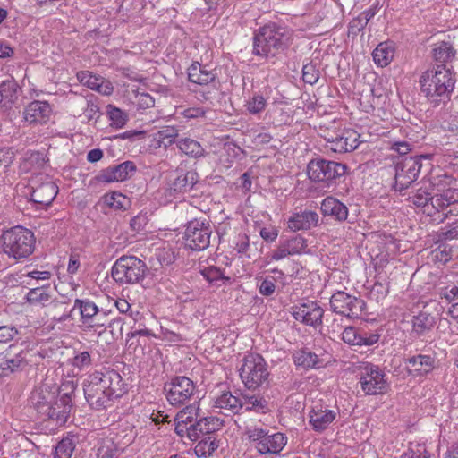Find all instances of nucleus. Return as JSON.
Wrapping results in <instances>:
<instances>
[{"mask_svg":"<svg viewBox=\"0 0 458 458\" xmlns=\"http://www.w3.org/2000/svg\"><path fill=\"white\" fill-rule=\"evenodd\" d=\"M85 399L97 411L110 407L126 392L121 375L114 369L95 371L83 383Z\"/></svg>","mask_w":458,"mask_h":458,"instance_id":"obj_1","label":"nucleus"},{"mask_svg":"<svg viewBox=\"0 0 458 458\" xmlns=\"http://www.w3.org/2000/svg\"><path fill=\"white\" fill-rule=\"evenodd\" d=\"M290 41L291 32L286 27L270 22L255 32L252 54L262 57H274L279 51L286 49Z\"/></svg>","mask_w":458,"mask_h":458,"instance_id":"obj_2","label":"nucleus"},{"mask_svg":"<svg viewBox=\"0 0 458 458\" xmlns=\"http://www.w3.org/2000/svg\"><path fill=\"white\" fill-rule=\"evenodd\" d=\"M420 83L428 100L437 106L449 98L454 87V79L445 65H437L436 69L423 72Z\"/></svg>","mask_w":458,"mask_h":458,"instance_id":"obj_3","label":"nucleus"},{"mask_svg":"<svg viewBox=\"0 0 458 458\" xmlns=\"http://www.w3.org/2000/svg\"><path fill=\"white\" fill-rule=\"evenodd\" d=\"M215 407L223 410L226 415L250 411L266 413L268 410L267 401L260 394H241L238 396L230 391L216 397Z\"/></svg>","mask_w":458,"mask_h":458,"instance_id":"obj_4","label":"nucleus"},{"mask_svg":"<svg viewBox=\"0 0 458 458\" xmlns=\"http://www.w3.org/2000/svg\"><path fill=\"white\" fill-rule=\"evenodd\" d=\"M3 250L10 258L21 259L28 258L35 250L34 233L22 226H14L5 231L2 236Z\"/></svg>","mask_w":458,"mask_h":458,"instance_id":"obj_5","label":"nucleus"},{"mask_svg":"<svg viewBox=\"0 0 458 458\" xmlns=\"http://www.w3.org/2000/svg\"><path fill=\"white\" fill-rule=\"evenodd\" d=\"M148 272L146 263L135 256L123 255L116 259L111 269L113 279L120 284L140 283Z\"/></svg>","mask_w":458,"mask_h":458,"instance_id":"obj_6","label":"nucleus"},{"mask_svg":"<svg viewBox=\"0 0 458 458\" xmlns=\"http://www.w3.org/2000/svg\"><path fill=\"white\" fill-rule=\"evenodd\" d=\"M346 171V165L325 158L311 159L307 165L309 179L327 187L335 184L345 175Z\"/></svg>","mask_w":458,"mask_h":458,"instance_id":"obj_7","label":"nucleus"},{"mask_svg":"<svg viewBox=\"0 0 458 458\" xmlns=\"http://www.w3.org/2000/svg\"><path fill=\"white\" fill-rule=\"evenodd\" d=\"M240 377L248 389H257L268 383L269 372L264 358L257 353H250L242 359L239 369Z\"/></svg>","mask_w":458,"mask_h":458,"instance_id":"obj_8","label":"nucleus"},{"mask_svg":"<svg viewBox=\"0 0 458 458\" xmlns=\"http://www.w3.org/2000/svg\"><path fill=\"white\" fill-rule=\"evenodd\" d=\"M431 154L406 157L396 162L394 189L402 192L414 182L422 167V160H430Z\"/></svg>","mask_w":458,"mask_h":458,"instance_id":"obj_9","label":"nucleus"},{"mask_svg":"<svg viewBox=\"0 0 458 458\" xmlns=\"http://www.w3.org/2000/svg\"><path fill=\"white\" fill-rule=\"evenodd\" d=\"M211 225L207 219H193L185 225L183 240L185 247L195 251L206 250L210 244Z\"/></svg>","mask_w":458,"mask_h":458,"instance_id":"obj_10","label":"nucleus"},{"mask_svg":"<svg viewBox=\"0 0 458 458\" xmlns=\"http://www.w3.org/2000/svg\"><path fill=\"white\" fill-rule=\"evenodd\" d=\"M164 391L168 403L173 406H182L191 401L197 393L195 383L185 376L174 377L165 384Z\"/></svg>","mask_w":458,"mask_h":458,"instance_id":"obj_11","label":"nucleus"},{"mask_svg":"<svg viewBox=\"0 0 458 458\" xmlns=\"http://www.w3.org/2000/svg\"><path fill=\"white\" fill-rule=\"evenodd\" d=\"M360 384L362 391L369 395L384 394L389 387L386 373L372 363H366L361 367Z\"/></svg>","mask_w":458,"mask_h":458,"instance_id":"obj_12","label":"nucleus"},{"mask_svg":"<svg viewBox=\"0 0 458 458\" xmlns=\"http://www.w3.org/2000/svg\"><path fill=\"white\" fill-rule=\"evenodd\" d=\"M74 390L75 385L72 381L64 383L60 388L64 393L54 401L50 406L49 414H46L45 419L55 421L57 426L65 424L72 406V394Z\"/></svg>","mask_w":458,"mask_h":458,"instance_id":"obj_13","label":"nucleus"},{"mask_svg":"<svg viewBox=\"0 0 458 458\" xmlns=\"http://www.w3.org/2000/svg\"><path fill=\"white\" fill-rule=\"evenodd\" d=\"M330 308L335 313L348 318H357L361 315L365 302L356 296L338 291L330 298Z\"/></svg>","mask_w":458,"mask_h":458,"instance_id":"obj_14","label":"nucleus"},{"mask_svg":"<svg viewBox=\"0 0 458 458\" xmlns=\"http://www.w3.org/2000/svg\"><path fill=\"white\" fill-rule=\"evenodd\" d=\"M431 208H434V215L443 213L440 222L451 216H458V189L448 188L440 193L434 194Z\"/></svg>","mask_w":458,"mask_h":458,"instance_id":"obj_15","label":"nucleus"},{"mask_svg":"<svg viewBox=\"0 0 458 458\" xmlns=\"http://www.w3.org/2000/svg\"><path fill=\"white\" fill-rule=\"evenodd\" d=\"M324 310L315 301H308L295 307L293 312V318L301 323L314 327L322 324Z\"/></svg>","mask_w":458,"mask_h":458,"instance_id":"obj_16","label":"nucleus"},{"mask_svg":"<svg viewBox=\"0 0 458 458\" xmlns=\"http://www.w3.org/2000/svg\"><path fill=\"white\" fill-rule=\"evenodd\" d=\"M135 171V164L132 161H125L102 170L98 179L104 182H123L130 178Z\"/></svg>","mask_w":458,"mask_h":458,"instance_id":"obj_17","label":"nucleus"},{"mask_svg":"<svg viewBox=\"0 0 458 458\" xmlns=\"http://www.w3.org/2000/svg\"><path fill=\"white\" fill-rule=\"evenodd\" d=\"M77 79L81 84L102 95L109 96L114 91V87L111 81L101 76L95 75L89 71L79 72L77 73Z\"/></svg>","mask_w":458,"mask_h":458,"instance_id":"obj_18","label":"nucleus"},{"mask_svg":"<svg viewBox=\"0 0 458 458\" xmlns=\"http://www.w3.org/2000/svg\"><path fill=\"white\" fill-rule=\"evenodd\" d=\"M328 148L335 153L350 152L357 148L358 136L353 131H346L342 134L327 138Z\"/></svg>","mask_w":458,"mask_h":458,"instance_id":"obj_19","label":"nucleus"},{"mask_svg":"<svg viewBox=\"0 0 458 458\" xmlns=\"http://www.w3.org/2000/svg\"><path fill=\"white\" fill-rule=\"evenodd\" d=\"M57 193L58 187L53 182L47 181L33 188L30 200L43 208L52 204Z\"/></svg>","mask_w":458,"mask_h":458,"instance_id":"obj_20","label":"nucleus"},{"mask_svg":"<svg viewBox=\"0 0 458 458\" xmlns=\"http://www.w3.org/2000/svg\"><path fill=\"white\" fill-rule=\"evenodd\" d=\"M319 216L317 212L312 210H304L293 213L287 222L288 228L293 232L300 230H309L317 226Z\"/></svg>","mask_w":458,"mask_h":458,"instance_id":"obj_21","label":"nucleus"},{"mask_svg":"<svg viewBox=\"0 0 458 458\" xmlns=\"http://www.w3.org/2000/svg\"><path fill=\"white\" fill-rule=\"evenodd\" d=\"M26 354L25 351H21L14 355L8 352L0 360V377H8L14 372L22 370L28 365Z\"/></svg>","mask_w":458,"mask_h":458,"instance_id":"obj_22","label":"nucleus"},{"mask_svg":"<svg viewBox=\"0 0 458 458\" xmlns=\"http://www.w3.org/2000/svg\"><path fill=\"white\" fill-rule=\"evenodd\" d=\"M52 108L47 101L35 100L24 109V119L30 123H46L50 117Z\"/></svg>","mask_w":458,"mask_h":458,"instance_id":"obj_23","label":"nucleus"},{"mask_svg":"<svg viewBox=\"0 0 458 458\" xmlns=\"http://www.w3.org/2000/svg\"><path fill=\"white\" fill-rule=\"evenodd\" d=\"M188 79L192 83L209 85L216 82L217 74L215 70L208 69V65L195 62L188 68Z\"/></svg>","mask_w":458,"mask_h":458,"instance_id":"obj_24","label":"nucleus"},{"mask_svg":"<svg viewBox=\"0 0 458 458\" xmlns=\"http://www.w3.org/2000/svg\"><path fill=\"white\" fill-rule=\"evenodd\" d=\"M407 363L412 368L414 376L423 377L435 369L437 361L435 356L418 354L409 358Z\"/></svg>","mask_w":458,"mask_h":458,"instance_id":"obj_25","label":"nucleus"},{"mask_svg":"<svg viewBox=\"0 0 458 458\" xmlns=\"http://www.w3.org/2000/svg\"><path fill=\"white\" fill-rule=\"evenodd\" d=\"M285 445L286 438L284 434H269L267 432L263 440H261V442H258V445H256L255 447L261 454H278L282 451Z\"/></svg>","mask_w":458,"mask_h":458,"instance_id":"obj_26","label":"nucleus"},{"mask_svg":"<svg viewBox=\"0 0 458 458\" xmlns=\"http://www.w3.org/2000/svg\"><path fill=\"white\" fill-rule=\"evenodd\" d=\"M335 416L332 410L312 409L309 413V422L313 430L322 432L334 421Z\"/></svg>","mask_w":458,"mask_h":458,"instance_id":"obj_27","label":"nucleus"},{"mask_svg":"<svg viewBox=\"0 0 458 458\" xmlns=\"http://www.w3.org/2000/svg\"><path fill=\"white\" fill-rule=\"evenodd\" d=\"M321 211L324 216H333L339 222L345 221L348 217V208L333 197H327L322 201Z\"/></svg>","mask_w":458,"mask_h":458,"instance_id":"obj_28","label":"nucleus"},{"mask_svg":"<svg viewBox=\"0 0 458 458\" xmlns=\"http://www.w3.org/2000/svg\"><path fill=\"white\" fill-rule=\"evenodd\" d=\"M199 181V174L194 170L180 173L170 185L174 194L190 191Z\"/></svg>","mask_w":458,"mask_h":458,"instance_id":"obj_29","label":"nucleus"},{"mask_svg":"<svg viewBox=\"0 0 458 458\" xmlns=\"http://www.w3.org/2000/svg\"><path fill=\"white\" fill-rule=\"evenodd\" d=\"M55 399V393L47 389H40L39 391L34 392L30 398L32 405L37 410L38 413L41 414L43 417H45L46 414H49L50 406Z\"/></svg>","mask_w":458,"mask_h":458,"instance_id":"obj_30","label":"nucleus"},{"mask_svg":"<svg viewBox=\"0 0 458 458\" xmlns=\"http://www.w3.org/2000/svg\"><path fill=\"white\" fill-rule=\"evenodd\" d=\"M19 85L13 78L4 81L0 84V106L10 107L18 98Z\"/></svg>","mask_w":458,"mask_h":458,"instance_id":"obj_31","label":"nucleus"},{"mask_svg":"<svg viewBox=\"0 0 458 458\" xmlns=\"http://www.w3.org/2000/svg\"><path fill=\"white\" fill-rule=\"evenodd\" d=\"M433 197L434 195L428 188L420 187L410 198L413 205L421 208L424 214L432 216H434V208H431Z\"/></svg>","mask_w":458,"mask_h":458,"instance_id":"obj_32","label":"nucleus"},{"mask_svg":"<svg viewBox=\"0 0 458 458\" xmlns=\"http://www.w3.org/2000/svg\"><path fill=\"white\" fill-rule=\"evenodd\" d=\"M394 48L392 42L386 41L377 45L373 51L374 62L380 67H386L393 60Z\"/></svg>","mask_w":458,"mask_h":458,"instance_id":"obj_33","label":"nucleus"},{"mask_svg":"<svg viewBox=\"0 0 458 458\" xmlns=\"http://www.w3.org/2000/svg\"><path fill=\"white\" fill-rule=\"evenodd\" d=\"M293 358L296 366L302 367L306 369L320 367V364L322 363L316 353L307 349L295 352Z\"/></svg>","mask_w":458,"mask_h":458,"instance_id":"obj_34","label":"nucleus"},{"mask_svg":"<svg viewBox=\"0 0 458 458\" xmlns=\"http://www.w3.org/2000/svg\"><path fill=\"white\" fill-rule=\"evenodd\" d=\"M122 450L112 438H102L96 445L97 458H119Z\"/></svg>","mask_w":458,"mask_h":458,"instance_id":"obj_35","label":"nucleus"},{"mask_svg":"<svg viewBox=\"0 0 458 458\" xmlns=\"http://www.w3.org/2000/svg\"><path fill=\"white\" fill-rule=\"evenodd\" d=\"M224 423L223 420L217 417H201L199 415V420L194 423V428L197 429L196 432L200 434L209 435L222 428Z\"/></svg>","mask_w":458,"mask_h":458,"instance_id":"obj_36","label":"nucleus"},{"mask_svg":"<svg viewBox=\"0 0 458 458\" xmlns=\"http://www.w3.org/2000/svg\"><path fill=\"white\" fill-rule=\"evenodd\" d=\"M435 325V318L427 311H420L412 318V332L417 335H425Z\"/></svg>","mask_w":458,"mask_h":458,"instance_id":"obj_37","label":"nucleus"},{"mask_svg":"<svg viewBox=\"0 0 458 458\" xmlns=\"http://www.w3.org/2000/svg\"><path fill=\"white\" fill-rule=\"evenodd\" d=\"M179 149L190 157L199 158L205 156L200 143L191 138H182L176 141Z\"/></svg>","mask_w":458,"mask_h":458,"instance_id":"obj_38","label":"nucleus"},{"mask_svg":"<svg viewBox=\"0 0 458 458\" xmlns=\"http://www.w3.org/2000/svg\"><path fill=\"white\" fill-rule=\"evenodd\" d=\"M50 284H44L30 289L26 294V300L30 304H41L43 306L51 301Z\"/></svg>","mask_w":458,"mask_h":458,"instance_id":"obj_39","label":"nucleus"},{"mask_svg":"<svg viewBox=\"0 0 458 458\" xmlns=\"http://www.w3.org/2000/svg\"><path fill=\"white\" fill-rule=\"evenodd\" d=\"M178 129L174 126H165L161 130L157 131L154 134V140L157 142L158 147L168 148L174 142L178 137Z\"/></svg>","mask_w":458,"mask_h":458,"instance_id":"obj_40","label":"nucleus"},{"mask_svg":"<svg viewBox=\"0 0 458 458\" xmlns=\"http://www.w3.org/2000/svg\"><path fill=\"white\" fill-rule=\"evenodd\" d=\"M75 446V437L68 435L57 443L54 452V458H71Z\"/></svg>","mask_w":458,"mask_h":458,"instance_id":"obj_41","label":"nucleus"},{"mask_svg":"<svg viewBox=\"0 0 458 458\" xmlns=\"http://www.w3.org/2000/svg\"><path fill=\"white\" fill-rule=\"evenodd\" d=\"M432 54L437 62L445 64L454 57L455 50L449 42L442 41L436 45L432 50Z\"/></svg>","mask_w":458,"mask_h":458,"instance_id":"obj_42","label":"nucleus"},{"mask_svg":"<svg viewBox=\"0 0 458 458\" xmlns=\"http://www.w3.org/2000/svg\"><path fill=\"white\" fill-rule=\"evenodd\" d=\"M218 443L215 437L208 436L196 445L194 452L198 457L210 456L218 448Z\"/></svg>","mask_w":458,"mask_h":458,"instance_id":"obj_43","label":"nucleus"},{"mask_svg":"<svg viewBox=\"0 0 458 458\" xmlns=\"http://www.w3.org/2000/svg\"><path fill=\"white\" fill-rule=\"evenodd\" d=\"M199 417V407L197 403L186 406L180 411L175 417V421L183 424H194Z\"/></svg>","mask_w":458,"mask_h":458,"instance_id":"obj_44","label":"nucleus"},{"mask_svg":"<svg viewBox=\"0 0 458 458\" xmlns=\"http://www.w3.org/2000/svg\"><path fill=\"white\" fill-rule=\"evenodd\" d=\"M106 114L111 125L117 129L123 128L128 121L127 114L113 105L106 106Z\"/></svg>","mask_w":458,"mask_h":458,"instance_id":"obj_45","label":"nucleus"},{"mask_svg":"<svg viewBox=\"0 0 458 458\" xmlns=\"http://www.w3.org/2000/svg\"><path fill=\"white\" fill-rule=\"evenodd\" d=\"M80 310L81 318L84 322L91 319L98 312V306L91 301L76 299L74 301V309Z\"/></svg>","mask_w":458,"mask_h":458,"instance_id":"obj_46","label":"nucleus"},{"mask_svg":"<svg viewBox=\"0 0 458 458\" xmlns=\"http://www.w3.org/2000/svg\"><path fill=\"white\" fill-rule=\"evenodd\" d=\"M104 202L114 210H124L129 204L128 199L122 193L112 192L104 197Z\"/></svg>","mask_w":458,"mask_h":458,"instance_id":"obj_47","label":"nucleus"},{"mask_svg":"<svg viewBox=\"0 0 458 458\" xmlns=\"http://www.w3.org/2000/svg\"><path fill=\"white\" fill-rule=\"evenodd\" d=\"M282 242L292 256L302 253L307 248V241L301 235H295Z\"/></svg>","mask_w":458,"mask_h":458,"instance_id":"obj_48","label":"nucleus"},{"mask_svg":"<svg viewBox=\"0 0 458 458\" xmlns=\"http://www.w3.org/2000/svg\"><path fill=\"white\" fill-rule=\"evenodd\" d=\"M201 275L210 284H214L218 286L221 285V284H219L220 282L224 283L225 281H229V277H226L224 275V272L216 267H208L204 268L201 271Z\"/></svg>","mask_w":458,"mask_h":458,"instance_id":"obj_49","label":"nucleus"},{"mask_svg":"<svg viewBox=\"0 0 458 458\" xmlns=\"http://www.w3.org/2000/svg\"><path fill=\"white\" fill-rule=\"evenodd\" d=\"M247 110L252 114H257L265 110L267 99L260 94L255 93L247 102Z\"/></svg>","mask_w":458,"mask_h":458,"instance_id":"obj_50","label":"nucleus"},{"mask_svg":"<svg viewBox=\"0 0 458 458\" xmlns=\"http://www.w3.org/2000/svg\"><path fill=\"white\" fill-rule=\"evenodd\" d=\"M360 329L353 327H345L342 333V340L350 345H360Z\"/></svg>","mask_w":458,"mask_h":458,"instance_id":"obj_51","label":"nucleus"},{"mask_svg":"<svg viewBox=\"0 0 458 458\" xmlns=\"http://www.w3.org/2000/svg\"><path fill=\"white\" fill-rule=\"evenodd\" d=\"M319 79V71L312 63L303 65L302 68V80L305 83L310 85L315 84Z\"/></svg>","mask_w":458,"mask_h":458,"instance_id":"obj_52","label":"nucleus"},{"mask_svg":"<svg viewBox=\"0 0 458 458\" xmlns=\"http://www.w3.org/2000/svg\"><path fill=\"white\" fill-rule=\"evenodd\" d=\"M175 432L180 437H187L189 439L192 441H196L199 438V433L196 432V428H194V424H183L179 423V421H175Z\"/></svg>","mask_w":458,"mask_h":458,"instance_id":"obj_53","label":"nucleus"},{"mask_svg":"<svg viewBox=\"0 0 458 458\" xmlns=\"http://www.w3.org/2000/svg\"><path fill=\"white\" fill-rule=\"evenodd\" d=\"M439 238L444 241L458 239V220L442 227L439 231Z\"/></svg>","mask_w":458,"mask_h":458,"instance_id":"obj_54","label":"nucleus"},{"mask_svg":"<svg viewBox=\"0 0 458 458\" xmlns=\"http://www.w3.org/2000/svg\"><path fill=\"white\" fill-rule=\"evenodd\" d=\"M91 365V357L89 352H81L76 354L72 360V366L83 369Z\"/></svg>","mask_w":458,"mask_h":458,"instance_id":"obj_55","label":"nucleus"},{"mask_svg":"<svg viewBox=\"0 0 458 458\" xmlns=\"http://www.w3.org/2000/svg\"><path fill=\"white\" fill-rule=\"evenodd\" d=\"M388 292L389 287L386 284L377 282L371 288L370 296L375 297L377 301H379L386 297Z\"/></svg>","mask_w":458,"mask_h":458,"instance_id":"obj_56","label":"nucleus"},{"mask_svg":"<svg viewBox=\"0 0 458 458\" xmlns=\"http://www.w3.org/2000/svg\"><path fill=\"white\" fill-rule=\"evenodd\" d=\"M268 431L259 428L257 427L252 428H246V435L250 441L255 443V445H258V442H261L265 436H267Z\"/></svg>","mask_w":458,"mask_h":458,"instance_id":"obj_57","label":"nucleus"},{"mask_svg":"<svg viewBox=\"0 0 458 458\" xmlns=\"http://www.w3.org/2000/svg\"><path fill=\"white\" fill-rule=\"evenodd\" d=\"M157 259L162 266H169L175 261V255L170 249L159 250Z\"/></svg>","mask_w":458,"mask_h":458,"instance_id":"obj_58","label":"nucleus"},{"mask_svg":"<svg viewBox=\"0 0 458 458\" xmlns=\"http://www.w3.org/2000/svg\"><path fill=\"white\" fill-rule=\"evenodd\" d=\"M259 293L264 296H270L275 293L276 285L273 277H266L259 284Z\"/></svg>","mask_w":458,"mask_h":458,"instance_id":"obj_59","label":"nucleus"},{"mask_svg":"<svg viewBox=\"0 0 458 458\" xmlns=\"http://www.w3.org/2000/svg\"><path fill=\"white\" fill-rule=\"evenodd\" d=\"M18 334V330L14 327L1 326L0 327V343H7L13 339Z\"/></svg>","mask_w":458,"mask_h":458,"instance_id":"obj_60","label":"nucleus"},{"mask_svg":"<svg viewBox=\"0 0 458 458\" xmlns=\"http://www.w3.org/2000/svg\"><path fill=\"white\" fill-rule=\"evenodd\" d=\"M360 340L361 342L360 346H371L378 342L379 335L361 330Z\"/></svg>","mask_w":458,"mask_h":458,"instance_id":"obj_61","label":"nucleus"},{"mask_svg":"<svg viewBox=\"0 0 458 458\" xmlns=\"http://www.w3.org/2000/svg\"><path fill=\"white\" fill-rule=\"evenodd\" d=\"M292 256L289 250H287L284 243L281 241L278 247L272 252L271 260L278 261L284 259V258Z\"/></svg>","mask_w":458,"mask_h":458,"instance_id":"obj_62","label":"nucleus"},{"mask_svg":"<svg viewBox=\"0 0 458 458\" xmlns=\"http://www.w3.org/2000/svg\"><path fill=\"white\" fill-rule=\"evenodd\" d=\"M259 234L264 241L272 242L277 238L278 230L272 226L263 227L260 229Z\"/></svg>","mask_w":458,"mask_h":458,"instance_id":"obj_63","label":"nucleus"},{"mask_svg":"<svg viewBox=\"0 0 458 458\" xmlns=\"http://www.w3.org/2000/svg\"><path fill=\"white\" fill-rule=\"evenodd\" d=\"M147 225V216L145 215H138L131 219L130 225L133 231L140 232L144 229Z\"/></svg>","mask_w":458,"mask_h":458,"instance_id":"obj_64","label":"nucleus"}]
</instances>
